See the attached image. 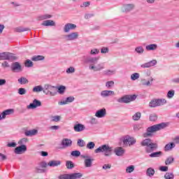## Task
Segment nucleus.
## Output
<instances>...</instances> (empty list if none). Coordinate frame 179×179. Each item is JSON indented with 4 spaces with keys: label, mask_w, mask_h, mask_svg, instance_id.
I'll return each instance as SVG.
<instances>
[{
    "label": "nucleus",
    "mask_w": 179,
    "mask_h": 179,
    "mask_svg": "<svg viewBox=\"0 0 179 179\" xmlns=\"http://www.w3.org/2000/svg\"><path fill=\"white\" fill-rule=\"evenodd\" d=\"M99 57H88L85 59V62L90 64L89 69L92 72H101L103 69H106V65L104 63H99Z\"/></svg>",
    "instance_id": "nucleus-1"
},
{
    "label": "nucleus",
    "mask_w": 179,
    "mask_h": 179,
    "mask_svg": "<svg viewBox=\"0 0 179 179\" xmlns=\"http://www.w3.org/2000/svg\"><path fill=\"white\" fill-rule=\"evenodd\" d=\"M140 145L143 148H145V153H152V152H155V150L158 148L157 143H153L150 138H145L140 143Z\"/></svg>",
    "instance_id": "nucleus-2"
},
{
    "label": "nucleus",
    "mask_w": 179,
    "mask_h": 179,
    "mask_svg": "<svg viewBox=\"0 0 179 179\" xmlns=\"http://www.w3.org/2000/svg\"><path fill=\"white\" fill-rule=\"evenodd\" d=\"M167 127V124L164 122L155 124L151 126L146 129V132L143 134V138H149V136H152L155 132H157V131H160L161 129H164Z\"/></svg>",
    "instance_id": "nucleus-3"
},
{
    "label": "nucleus",
    "mask_w": 179,
    "mask_h": 179,
    "mask_svg": "<svg viewBox=\"0 0 179 179\" xmlns=\"http://www.w3.org/2000/svg\"><path fill=\"white\" fill-rule=\"evenodd\" d=\"M94 153H104L106 157H108L113 155V147L108 144H104L94 150Z\"/></svg>",
    "instance_id": "nucleus-4"
},
{
    "label": "nucleus",
    "mask_w": 179,
    "mask_h": 179,
    "mask_svg": "<svg viewBox=\"0 0 179 179\" xmlns=\"http://www.w3.org/2000/svg\"><path fill=\"white\" fill-rule=\"evenodd\" d=\"M83 177V174L82 173H73L59 175L58 179H79Z\"/></svg>",
    "instance_id": "nucleus-5"
},
{
    "label": "nucleus",
    "mask_w": 179,
    "mask_h": 179,
    "mask_svg": "<svg viewBox=\"0 0 179 179\" xmlns=\"http://www.w3.org/2000/svg\"><path fill=\"white\" fill-rule=\"evenodd\" d=\"M16 59H17V57L13 53L8 52L0 53V61H16Z\"/></svg>",
    "instance_id": "nucleus-6"
},
{
    "label": "nucleus",
    "mask_w": 179,
    "mask_h": 179,
    "mask_svg": "<svg viewBox=\"0 0 179 179\" xmlns=\"http://www.w3.org/2000/svg\"><path fill=\"white\" fill-rule=\"evenodd\" d=\"M55 89H57V87L50 84H45L43 86V93H45V94H50V96H55L57 94Z\"/></svg>",
    "instance_id": "nucleus-7"
},
{
    "label": "nucleus",
    "mask_w": 179,
    "mask_h": 179,
    "mask_svg": "<svg viewBox=\"0 0 179 179\" xmlns=\"http://www.w3.org/2000/svg\"><path fill=\"white\" fill-rule=\"evenodd\" d=\"M167 103V100L165 99H152L149 103V106L151 108H155V107H159L160 106H164V104Z\"/></svg>",
    "instance_id": "nucleus-8"
},
{
    "label": "nucleus",
    "mask_w": 179,
    "mask_h": 179,
    "mask_svg": "<svg viewBox=\"0 0 179 179\" xmlns=\"http://www.w3.org/2000/svg\"><path fill=\"white\" fill-rule=\"evenodd\" d=\"M135 143H136V138L129 135L124 136L123 138V144L125 146H134Z\"/></svg>",
    "instance_id": "nucleus-9"
},
{
    "label": "nucleus",
    "mask_w": 179,
    "mask_h": 179,
    "mask_svg": "<svg viewBox=\"0 0 179 179\" xmlns=\"http://www.w3.org/2000/svg\"><path fill=\"white\" fill-rule=\"evenodd\" d=\"M136 99V95H125L117 99L118 103H124L125 104L131 103Z\"/></svg>",
    "instance_id": "nucleus-10"
},
{
    "label": "nucleus",
    "mask_w": 179,
    "mask_h": 179,
    "mask_svg": "<svg viewBox=\"0 0 179 179\" xmlns=\"http://www.w3.org/2000/svg\"><path fill=\"white\" fill-rule=\"evenodd\" d=\"M82 159H84V164L85 167L90 168L93 166V162H94V159L92 158V157L85 155H81Z\"/></svg>",
    "instance_id": "nucleus-11"
},
{
    "label": "nucleus",
    "mask_w": 179,
    "mask_h": 179,
    "mask_svg": "<svg viewBox=\"0 0 179 179\" xmlns=\"http://www.w3.org/2000/svg\"><path fill=\"white\" fill-rule=\"evenodd\" d=\"M66 41H75L79 38V32L74 31L64 36Z\"/></svg>",
    "instance_id": "nucleus-12"
},
{
    "label": "nucleus",
    "mask_w": 179,
    "mask_h": 179,
    "mask_svg": "<svg viewBox=\"0 0 179 179\" xmlns=\"http://www.w3.org/2000/svg\"><path fill=\"white\" fill-rule=\"evenodd\" d=\"M134 8H135V4L134 3L124 4L121 8V10L123 13H128V12H131V10H134Z\"/></svg>",
    "instance_id": "nucleus-13"
},
{
    "label": "nucleus",
    "mask_w": 179,
    "mask_h": 179,
    "mask_svg": "<svg viewBox=\"0 0 179 179\" xmlns=\"http://www.w3.org/2000/svg\"><path fill=\"white\" fill-rule=\"evenodd\" d=\"M37 107H41V101L37 99H34L33 102L27 106L28 110H34Z\"/></svg>",
    "instance_id": "nucleus-14"
},
{
    "label": "nucleus",
    "mask_w": 179,
    "mask_h": 179,
    "mask_svg": "<svg viewBox=\"0 0 179 179\" xmlns=\"http://www.w3.org/2000/svg\"><path fill=\"white\" fill-rule=\"evenodd\" d=\"M24 152H27V146H26V145H20L14 150L15 155H22L24 153Z\"/></svg>",
    "instance_id": "nucleus-15"
},
{
    "label": "nucleus",
    "mask_w": 179,
    "mask_h": 179,
    "mask_svg": "<svg viewBox=\"0 0 179 179\" xmlns=\"http://www.w3.org/2000/svg\"><path fill=\"white\" fill-rule=\"evenodd\" d=\"M76 29V24L73 23H67L63 27L64 33H69L71 30H75Z\"/></svg>",
    "instance_id": "nucleus-16"
},
{
    "label": "nucleus",
    "mask_w": 179,
    "mask_h": 179,
    "mask_svg": "<svg viewBox=\"0 0 179 179\" xmlns=\"http://www.w3.org/2000/svg\"><path fill=\"white\" fill-rule=\"evenodd\" d=\"M155 65H157V60L156 59H153L147 63L142 64L140 66L143 69H145L146 68H152V66H155Z\"/></svg>",
    "instance_id": "nucleus-17"
},
{
    "label": "nucleus",
    "mask_w": 179,
    "mask_h": 179,
    "mask_svg": "<svg viewBox=\"0 0 179 179\" xmlns=\"http://www.w3.org/2000/svg\"><path fill=\"white\" fill-rule=\"evenodd\" d=\"M100 94L103 99H106L107 97H111V96H115V92L111 90H103Z\"/></svg>",
    "instance_id": "nucleus-18"
},
{
    "label": "nucleus",
    "mask_w": 179,
    "mask_h": 179,
    "mask_svg": "<svg viewBox=\"0 0 179 179\" xmlns=\"http://www.w3.org/2000/svg\"><path fill=\"white\" fill-rule=\"evenodd\" d=\"M11 71L13 72H22V65L20 63L15 62L11 64Z\"/></svg>",
    "instance_id": "nucleus-19"
},
{
    "label": "nucleus",
    "mask_w": 179,
    "mask_h": 179,
    "mask_svg": "<svg viewBox=\"0 0 179 179\" xmlns=\"http://www.w3.org/2000/svg\"><path fill=\"white\" fill-rule=\"evenodd\" d=\"M13 113H15V110L12 109V108L7 109V110L3 111L0 114V120H5V118H6V115H10L11 114H13Z\"/></svg>",
    "instance_id": "nucleus-20"
},
{
    "label": "nucleus",
    "mask_w": 179,
    "mask_h": 179,
    "mask_svg": "<svg viewBox=\"0 0 179 179\" xmlns=\"http://www.w3.org/2000/svg\"><path fill=\"white\" fill-rule=\"evenodd\" d=\"M106 115H107V110L104 108L98 110L95 113V117H96L97 118H104Z\"/></svg>",
    "instance_id": "nucleus-21"
},
{
    "label": "nucleus",
    "mask_w": 179,
    "mask_h": 179,
    "mask_svg": "<svg viewBox=\"0 0 179 179\" xmlns=\"http://www.w3.org/2000/svg\"><path fill=\"white\" fill-rule=\"evenodd\" d=\"M62 145L63 146V148H71V146H72V140L69 138H64L62 141Z\"/></svg>",
    "instance_id": "nucleus-22"
},
{
    "label": "nucleus",
    "mask_w": 179,
    "mask_h": 179,
    "mask_svg": "<svg viewBox=\"0 0 179 179\" xmlns=\"http://www.w3.org/2000/svg\"><path fill=\"white\" fill-rule=\"evenodd\" d=\"M73 101H75V97L69 96L66 99L65 101L58 102V104L59 106H65L66 104H69V103H73Z\"/></svg>",
    "instance_id": "nucleus-23"
},
{
    "label": "nucleus",
    "mask_w": 179,
    "mask_h": 179,
    "mask_svg": "<svg viewBox=\"0 0 179 179\" xmlns=\"http://www.w3.org/2000/svg\"><path fill=\"white\" fill-rule=\"evenodd\" d=\"M62 163L60 160H51L48 163V166L49 167H58Z\"/></svg>",
    "instance_id": "nucleus-24"
},
{
    "label": "nucleus",
    "mask_w": 179,
    "mask_h": 179,
    "mask_svg": "<svg viewBox=\"0 0 179 179\" xmlns=\"http://www.w3.org/2000/svg\"><path fill=\"white\" fill-rule=\"evenodd\" d=\"M114 153L116 156H123L124 153H125V150L122 147H117L115 148Z\"/></svg>",
    "instance_id": "nucleus-25"
},
{
    "label": "nucleus",
    "mask_w": 179,
    "mask_h": 179,
    "mask_svg": "<svg viewBox=\"0 0 179 179\" xmlns=\"http://www.w3.org/2000/svg\"><path fill=\"white\" fill-rule=\"evenodd\" d=\"M86 129V127L85 125L82 124H77L74 125V131L76 132H82L83 131H85Z\"/></svg>",
    "instance_id": "nucleus-26"
},
{
    "label": "nucleus",
    "mask_w": 179,
    "mask_h": 179,
    "mask_svg": "<svg viewBox=\"0 0 179 179\" xmlns=\"http://www.w3.org/2000/svg\"><path fill=\"white\" fill-rule=\"evenodd\" d=\"M38 131L37 129L32 130H27L24 131L25 136H34V135H37Z\"/></svg>",
    "instance_id": "nucleus-27"
},
{
    "label": "nucleus",
    "mask_w": 179,
    "mask_h": 179,
    "mask_svg": "<svg viewBox=\"0 0 179 179\" xmlns=\"http://www.w3.org/2000/svg\"><path fill=\"white\" fill-rule=\"evenodd\" d=\"M156 171H155V169L150 167L146 169L145 174L147 177H153L155 176Z\"/></svg>",
    "instance_id": "nucleus-28"
},
{
    "label": "nucleus",
    "mask_w": 179,
    "mask_h": 179,
    "mask_svg": "<svg viewBox=\"0 0 179 179\" xmlns=\"http://www.w3.org/2000/svg\"><path fill=\"white\" fill-rule=\"evenodd\" d=\"M174 148H176V143H169L165 145L164 150H165V152H169V151L171 150L172 149H174Z\"/></svg>",
    "instance_id": "nucleus-29"
},
{
    "label": "nucleus",
    "mask_w": 179,
    "mask_h": 179,
    "mask_svg": "<svg viewBox=\"0 0 179 179\" xmlns=\"http://www.w3.org/2000/svg\"><path fill=\"white\" fill-rule=\"evenodd\" d=\"M42 26H55V22H54V20H45L42 22L41 24Z\"/></svg>",
    "instance_id": "nucleus-30"
},
{
    "label": "nucleus",
    "mask_w": 179,
    "mask_h": 179,
    "mask_svg": "<svg viewBox=\"0 0 179 179\" xmlns=\"http://www.w3.org/2000/svg\"><path fill=\"white\" fill-rule=\"evenodd\" d=\"M51 17H52V15L50 14H44V15H39L37 17V20H47V19H51Z\"/></svg>",
    "instance_id": "nucleus-31"
},
{
    "label": "nucleus",
    "mask_w": 179,
    "mask_h": 179,
    "mask_svg": "<svg viewBox=\"0 0 179 179\" xmlns=\"http://www.w3.org/2000/svg\"><path fill=\"white\" fill-rule=\"evenodd\" d=\"M157 48V44H150L145 46L147 51H155Z\"/></svg>",
    "instance_id": "nucleus-32"
},
{
    "label": "nucleus",
    "mask_w": 179,
    "mask_h": 179,
    "mask_svg": "<svg viewBox=\"0 0 179 179\" xmlns=\"http://www.w3.org/2000/svg\"><path fill=\"white\" fill-rule=\"evenodd\" d=\"M29 30H30V29L24 28V27H15L14 29V31L15 33H22L23 31H29Z\"/></svg>",
    "instance_id": "nucleus-33"
},
{
    "label": "nucleus",
    "mask_w": 179,
    "mask_h": 179,
    "mask_svg": "<svg viewBox=\"0 0 179 179\" xmlns=\"http://www.w3.org/2000/svg\"><path fill=\"white\" fill-rule=\"evenodd\" d=\"M135 52H136V54H138V55H142V54L145 52V49L143 48V46L139 45L136 47Z\"/></svg>",
    "instance_id": "nucleus-34"
},
{
    "label": "nucleus",
    "mask_w": 179,
    "mask_h": 179,
    "mask_svg": "<svg viewBox=\"0 0 179 179\" xmlns=\"http://www.w3.org/2000/svg\"><path fill=\"white\" fill-rule=\"evenodd\" d=\"M56 89L57 90V93H59V94H64V93H65V90H66V87L60 85L59 87H56Z\"/></svg>",
    "instance_id": "nucleus-35"
},
{
    "label": "nucleus",
    "mask_w": 179,
    "mask_h": 179,
    "mask_svg": "<svg viewBox=\"0 0 179 179\" xmlns=\"http://www.w3.org/2000/svg\"><path fill=\"white\" fill-rule=\"evenodd\" d=\"M116 71L115 69L110 70L107 69L103 71V74L106 75V76H111L112 75H115Z\"/></svg>",
    "instance_id": "nucleus-36"
},
{
    "label": "nucleus",
    "mask_w": 179,
    "mask_h": 179,
    "mask_svg": "<svg viewBox=\"0 0 179 179\" xmlns=\"http://www.w3.org/2000/svg\"><path fill=\"white\" fill-rule=\"evenodd\" d=\"M32 92H34V93H39V92H44V87H43V86L41 85L35 86L33 88Z\"/></svg>",
    "instance_id": "nucleus-37"
},
{
    "label": "nucleus",
    "mask_w": 179,
    "mask_h": 179,
    "mask_svg": "<svg viewBox=\"0 0 179 179\" xmlns=\"http://www.w3.org/2000/svg\"><path fill=\"white\" fill-rule=\"evenodd\" d=\"M141 117H142V113L141 112H137L132 116V120L134 121H139Z\"/></svg>",
    "instance_id": "nucleus-38"
},
{
    "label": "nucleus",
    "mask_w": 179,
    "mask_h": 179,
    "mask_svg": "<svg viewBox=\"0 0 179 179\" xmlns=\"http://www.w3.org/2000/svg\"><path fill=\"white\" fill-rule=\"evenodd\" d=\"M163 155V152L162 151L152 152L150 154L149 157L154 158V157H160Z\"/></svg>",
    "instance_id": "nucleus-39"
},
{
    "label": "nucleus",
    "mask_w": 179,
    "mask_h": 179,
    "mask_svg": "<svg viewBox=\"0 0 179 179\" xmlns=\"http://www.w3.org/2000/svg\"><path fill=\"white\" fill-rule=\"evenodd\" d=\"M44 58L45 57L43 55H36L31 57V61H34L35 62H36L37 61H43Z\"/></svg>",
    "instance_id": "nucleus-40"
},
{
    "label": "nucleus",
    "mask_w": 179,
    "mask_h": 179,
    "mask_svg": "<svg viewBox=\"0 0 179 179\" xmlns=\"http://www.w3.org/2000/svg\"><path fill=\"white\" fill-rule=\"evenodd\" d=\"M18 83L20 85H27V83H29V80L25 77H21L18 79Z\"/></svg>",
    "instance_id": "nucleus-41"
},
{
    "label": "nucleus",
    "mask_w": 179,
    "mask_h": 179,
    "mask_svg": "<svg viewBox=\"0 0 179 179\" xmlns=\"http://www.w3.org/2000/svg\"><path fill=\"white\" fill-rule=\"evenodd\" d=\"M95 146H96V143H94V142H93V141H90V142L87 143L86 148H87V149H89L90 150H93V149H94Z\"/></svg>",
    "instance_id": "nucleus-42"
},
{
    "label": "nucleus",
    "mask_w": 179,
    "mask_h": 179,
    "mask_svg": "<svg viewBox=\"0 0 179 179\" xmlns=\"http://www.w3.org/2000/svg\"><path fill=\"white\" fill-rule=\"evenodd\" d=\"M66 167L69 170H72V169H73V167H75V164L71 161H66Z\"/></svg>",
    "instance_id": "nucleus-43"
},
{
    "label": "nucleus",
    "mask_w": 179,
    "mask_h": 179,
    "mask_svg": "<svg viewBox=\"0 0 179 179\" xmlns=\"http://www.w3.org/2000/svg\"><path fill=\"white\" fill-rule=\"evenodd\" d=\"M77 145L79 146V148H85V146H86V142L85 140L78 139L77 141Z\"/></svg>",
    "instance_id": "nucleus-44"
},
{
    "label": "nucleus",
    "mask_w": 179,
    "mask_h": 179,
    "mask_svg": "<svg viewBox=\"0 0 179 179\" xmlns=\"http://www.w3.org/2000/svg\"><path fill=\"white\" fill-rule=\"evenodd\" d=\"M173 162H174V157H169L165 161V164L166 166H170V164H172Z\"/></svg>",
    "instance_id": "nucleus-45"
},
{
    "label": "nucleus",
    "mask_w": 179,
    "mask_h": 179,
    "mask_svg": "<svg viewBox=\"0 0 179 179\" xmlns=\"http://www.w3.org/2000/svg\"><path fill=\"white\" fill-rule=\"evenodd\" d=\"M175 94H176V91H174V90H171L167 92L166 97L168 99H173Z\"/></svg>",
    "instance_id": "nucleus-46"
},
{
    "label": "nucleus",
    "mask_w": 179,
    "mask_h": 179,
    "mask_svg": "<svg viewBox=\"0 0 179 179\" xmlns=\"http://www.w3.org/2000/svg\"><path fill=\"white\" fill-rule=\"evenodd\" d=\"M99 54H100V50L97 48H93L90 51V55H97Z\"/></svg>",
    "instance_id": "nucleus-47"
},
{
    "label": "nucleus",
    "mask_w": 179,
    "mask_h": 179,
    "mask_svg": "<svg viewBox=\"0 0 179 179\" xmlns=\"http://www.w3.org/2000/svg\"><path fill=\"white\" fill-rule=\"evenodd\" d=\"M51 121L52 122H59V121H61V116L59 115L52 116Z\"/></svg>",
    "instance_id": "nucleus-48"
},
{
    "label": "nucleus",
    "mask_w": 179,
    "mask_h": 179,
    "mask_svg": "<svg viewBox=\"0 0 179 179\" xmlns=\"http://www.w3.org/2000/svg\"><path fill=\"white\" fill-rule=\"evenodd\" d=\"M165 179H174V173L168 172L164 175Z\"/></svg>",
    "instance_id": "nucleus-49"
},
{
    "label": "nucleus",
    "mask_w": 179,
    "mask_h": 179,
    "mask_svg": "<svg viewBox=\"0 0 179 179\" xmlns=\"http://www.w3.org/2000/svg\"><path fill=\"white\" fill-rule=\"evenodd\" d=\"M139 73H134L133 74L131 75V80H138L139 78Z\"/></svg>",
    "instance_id": "nucleus-50"
},
{
    "label": "nucleus",
    "mask_w": 179,
    "mask_h": 179,
    "mask_svg": "<svg viewBox=\"0 0 179 179\" xmlns=\"http://www.w3.org/2000/svg\"><path fill=\"white\" fill-rule=\"evenodd\" d=\"M135 171V166L134 165H131L129 166H127L126 169V173H133V171Z\"/></svg>",
    "instance_id": "nucleus-51"
},
{
    "label": "nucleus",
    "mask_w": 179,
    "mask_h": 179,
    "mask_svg": "<svg viewBox=\"0 0 179 179\" xmlns=\"http://www.w3.org/2000/svg\"><path fill=\"white\" fill-rule=\"evenodd\" d=\"M24 65L27 68H31V66H33V62H31L30 59H27Z\"/></svg>",
    "instance_id": "nucleus-52"
},
{
    "label": "nucleus",
    "mask_w": 179,
    "mask_h": 179,
    "mask_svg": "<svg viewBox=\"0 0 179 179\" xmlns=\"http://www.w3.org/2000/svg\"><path fill=\"white\" fill-rule=\"evenodd\" d=\"M71 156L74 157H79L80 156V151L79 150H74L71 152Z\"/></svg>",
    "instance_id": "nucleus-53"
},
{
    "label": "nucleus",
    "mask_w": 179,
    "mask_h": 179,
    "mask_svg": "<svg viewBox=\"0 0 179 179\" xmlns=\"http://www.w3.org/2000/svg\"><path fill=\"white\" fill-rule=\"evenodd\" d=\"M66 73L69 74V73H75V67L73 66H70L66 70Z\"/></svg>",
    "instance_id": "nucleus-54"
},
{
    "label": "nucleus",
    "mask_w": 179,
    "mask_h": 179,
    "mask_svg": "<svg viewBox=\"0 0 179 179\" xmlns=\"http://www.w3.org/2000/svg\"><path fill=\"white\" fill-rule=\"evenodd\" d=\"M114 86V81L110 80L106 83V87L108 89H110V87H113Z\"/></svg>",
    "instance_id": "nucleus-55"
},
{
    "label": "nucleus",
    "mask_w": 179,
    "mask_h": 179,
    "mask_svg": "<svg viewBox=\"0 0 179 179\" xmlns=\"http://www.w3.org/2000/svg\"><path fill=\"white\" fill-rule=\"evenodd\" d=\"M27 93V90H26L24 88H20L18 89V94H20L21 96H23Z\"/></svg>",
    "instance_id": "nucleus-56"
},
{
    "label": "nucleus",
    "mask_w": 179,
    "mask_h": 179,
    "mask_svg": "<svg viewBox=\"0 0 179 179\" xmlns=\"http://www.w3.org/2000/svg\"><path fill=\"white\" fill-rule=\"evenodd\" d=\"M27 142H29V140L26 138H23L18 141V145H24V143H27Z\"/></svg>",
    "instance_id": "nucleus-57"
},
{
    "label": "nucleus",
    "mask_w": 179,
    "mask_h": 179,
    "mask_svg": "<svg viewBox=\"0 0 179 179\" xmlns=\"http://www.w3.org/2000/svg\"><path fill=\"white\" fill-rule=\"evenodd\" d=\"M48 166V164L45 161L41 162L39 163V166L41 169H46V167Z\"/></svg>",
    "instance_id": "nucleus-58"
},
{
    "label": "nucleus",
    "mask_w": 179,
    "mask_h": 179,
    "mask_svg": "<svg viewBox=\"0 0 179 179\" xmlns=\"http://www.w3.org/2000/svg\"><path fill=\"white\" fill-rule=\"evenodd\" d=\"M133 129H134V131L137 132V131H139L140 129H142V126L141 124H134L133 126Z\"/></svg>",
    "instance_id": "nucleus-59"
},
{
    "label": "nucleus",
    "mask_w": 179,
    "mask_h": 179,
    "mask_svg": "<svg viewBox=\"0 0 179 179\" xmlns=\"http://www.w3.org/2000/svg\"><path fill=\"white\" fill-rule=\"evenodd\" d=\"M108 51H110V50L108 49V48L103 47V48L101 49V54H108Z\"/></svg>",
    "instance_id": "nucleus-60"
},
{
    "label": "nucleus",
    "mask_w": 179,
    "mask_h": 179,
    "mask_svg": "<svg viewBox=\"0 0 179 179\" xmlns=\"http://www.w3.org/2000/svg\"><path fill=\"white\" fill-rule=\"evenodd\" d=\"M103 170H110V169H111V164H105L103 166H102Z\"/></svg>",
    "instance_id": "nucleus-61"
},
{
    "label": "nucleus",
    "mask_w": 179,
    "mask_h": 179,
    "mask_svg": "<svg viewBox=\"0 0 179 179\" xmlns=\"http://www.w3.org/2000/svg\"><path fill=\"white\" fill-rule=\"evenodd\" d=\"M49 129H50V131H58V129H59V126H57V125L50 126L49 127Z\"/></svg>",
    "instance_id": "nucleus-62"
},
{
    "label": "nucleus",
    "mask_w": 179,
    "mask_h": 179,
    "mask_svg": "<svg viewBox=\"0 0 179 179\" xmlns=\"http://www.w3.org/2000/svg\"><path fill=\"white\" fill-rule=\"evenodd\" d=\"M157 120V115L155 114L150 115V120L156 121Z\"/></svg>",
    "instance_id": "nucleus-63"
},
{
    "label": "nucleus",
    "mask_w": 179,
    "mask_h": 179,
    "mask_svg": "<svg viewBox=\"0 0 179 179\" xmlns=\"http://www.w3.org/2000/svg\"><path fill=\"white\" fill-rule=\"evenodd\" d=\"M171 82L179 85V77L172 79Z\"/></svg>",
    "instance_id": "nucleus-64"
}]
</instances>
